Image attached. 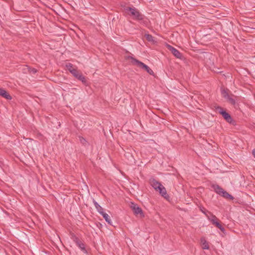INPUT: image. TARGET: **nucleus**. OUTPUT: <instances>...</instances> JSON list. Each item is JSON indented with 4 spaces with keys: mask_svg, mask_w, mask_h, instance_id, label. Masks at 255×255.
Returning a JSON list of instances; mask_svg holds the SVG:
<instances>
[{
    "mask_svg": "<svg viewBox=\"0 0 255 255\" xmlns=\"http://www.w3.org/2000/svg\"><path fill=\"white\" fill-rule=\"evenodd\" d=\"M226 99L232 105H235L236 104V100L232 97V96H229Z\"/></svg>",
    "mask_w": 255,
    "mask_h": 255,
    "instance_id": "6ab92c4d",
    "label": "nucleus"
},
{
    "mask_svg": "<svg viewBox=\"0 0 255 255\" xmlns=\"http://www.w3.org/2000/svg\"><path fill=\"white\" fill-rule=\"evenodd\" d=\"M200 243L203 249L208 250L209 249L208 243L207 242L205 237H202L201 238Z\"/></svg>",
    "mask_w": 255,
    "mask_h": 255,
    "instance_id": "1a4fd4ad",
    "label": "nucleus"
},
{
    "mask_svg": "<svg viewBox=\"0 0 255 255\" xmlns=\"http://www.w3.org/2000/svg\"><path fill=\"white\" fill-rule=\"evenodd\" d=\"M0 96L7 100L11 99V97L10 96V95H9L7 92L2 88H0Z\"/></svg>",
    "mask_w": 255,
    "mask_h": 255,
    "instance_id": "9d476101",
    "label": "nucleus"
},
{
    "mask_svg": "<svg viewBox=\"0 0 255 255\" xmlns=\"http://www.w3.org/2000/svg\"><path fill=\"white\" fill-rule=\"evenodd\" d=\"M94 203L98 212L102 215L104 212L103 208L96 201H94Z\"/></svg>",
    "mask_w": 255,
    "mask_h": 255,
    "instance_id": "f8f14e48",
    "label": "nucleus"
},
{
    "mask_svg": "<svg viewBox=\"0 0 255 255\" xmlns=\"http://www.w3.org/2000/svg\"><path fill=\"white\" fill-rule=\"evenodd\" d=\"M65 67L66 69L68 71H69L70 73H71V71H73L75 69V68L73 67V65L70 63H66L65 65Z\"/></svg>",
    "mask_w": 255,
    "mask_h": 255,
    "instance_id": "dca6fc26",
    "label": "nucleus"
},
{
    "mask_svg": "<svg viewBox=\"0 0 255 255\" xmlns=\"http://www.w3.org/2000/svg\"><path fill=\"white\" fill-rule=\"evenodd\" d=\"M71 73L74 76L77 78L80 73L79 72V71L76 69H75L73 71H71Z\"/></svg>",
    "mask_w": 255,
    "mask_h": 255,
    "instance_id": "412c9836",
    "label": "nucleus"
},
{
    "mask_svg": "<svg viewBox=\"0 0 255 255\" xmlns=\"http://www.w3.org/2000/svg\"><path fill=\"white\" fill-rule=\"evenodd\" d=\"M131 208L136 215H139L140 217L144 216L142 210L137 205L131 203Z\"/></svg>",
    "mask_w": 255,
    "mask_h": 255,
    "instance_id": "20e7f679",
    "label": "nucleus"
},
{
    "mask_svg": "<svg viewBox=\"0 0 255 255\" xmlns=\"http://www.w3.org/2000/svg\"><path fill=\"white\" fill-rule=\"evenodd\" d=\"M221 195L223 197H224V198H227V199H233V197L232 196V195L229 194L228 192H227L225 191H223V192L222 193Z\"/></svg>",
    "mask_w": 255,
    "mask_h": 255,
    "instance_id": "2eb2a0df",
    "label": "nucleus"
},
{
    "mask_svg": "<svg viewBox=\"0 0 255 255\" xmlns=\"http://www.w3.org/2000/svg\"><path fill=\"white\" fill-rule=\"evenodd\" d=\"M102 215L103 216V218L105 219L106 221L109 224L111 225L112 221L110 218V216L107 214V213L104 212Z\"/></svg>",
    "mask_w": 255,
    "mask_h": 255,
    "instance_id": "ddd939ff",
    "label": "nucleus"
},
{
    "mask_svg": "<svg viewBox=\"0 0 255 255\" xmlns=\"http://www.w3.org/2000/svg\"><path fill=\"white\" fill-rule=\"evenodd\" d=\"M125 11L127 14L132 16L134 19L141 20L143 23L146 24L147 19H145L143 15L135 8L128 7L125 8Z\"/></svg>",
    "mask_w": 255,
    "mask_h": 255,
    "instance_id": "f257e3e1",
    "label": "nucleus"
},
{
    "mask_svg": "<svg viewBox=\"0 0 255 255\" xmlns=\"http://www.w3.org/2000/svg\"><path fill=\"white\" fill-rule=\"evenodd\" d=\"M150 184L156 191H157L162 186V184L160 182L154 179H152L150 181Z\"/></svg>",
    "mask_w": 255,
    "mask_h": 255,
    "instance_id": "6e6552de",
    "label": "nucleus"
},
{
    "mask_svg": "<svg viewBox=\"0 0 255 255\" xmlns=\"http://www.w3.org/2000/svg\"><path fill=\"white\" fill-rule=\"evenodd\" d=\"M132 62L133 64L137 65L139 67L144 69L150 75H153V71L146 65L144 64L142 62H141L137 60H136L135 59L132 58Z\"/></svg>",
    "mask_w": 255,
    "mask_h": 255,
    "instance_id": "7ed1b4c3",
    "label": "nucleus"
},
{
    "mask_svg": "<svg viewBox=\"0 0 255 255\" xmlns=\"http://www.w3.org/2000/svg\"><path fill=\"white\" fill-rule=\"evenodd\" d=\"M219 113L221 115H222L223 118L226 120L227 122L230 124L232 123L233 120L231 116L226 111H224L223 109L220 108Z\"/></svg>",
    "mask_w": 255,
    "mask_h": 255,
    "instance_id": "39448f33",
    "label": "nucleus"
},
{
    "mask_svg": "<svg viewBox=\"0 0 255 255\" xmlns=\"http://www.w3.org/2000/svg\"><path fill=\"white\" fill-rule=\"evenodd\" d=\"M209 214H206V216L208 220L212 223L219 228L223 233L225 232V229L222 226L219 222L218 219L211 212H208Z\"/></svg>",
    "mask_w": 255,
    "mask_h": 255,
    "instance_id": "f03ea898",
    "label": "nucleus"
},
{
    "mask_svg": "<svg viewBox=\"0 0 255 255\" xmlns=\"http://www.w3.org/2000/svg\"><path fill=\"white\" fill-rule=\"evenodd\" d=\"M79 140L81 142V143H82L83 144H85L86 142V141L85 140V138H84L83 137H79Z\"/></svg>",
    "mask_w": 255,
    "mask_h": 255,
    "instance_id": "4be33fe9",
    "label": "nucleus"
},
{
    "mask_svg": "<svg viewBox=\"0 0 255 255\" xmlns=\"http://www.w3.org/2000/svg\"><path fill=\"white\" fill-rule=\"evenodd\" d=\"M202 212L206 215V214H209L208 212H209L208 211H206L205 209L203 210H202Z\"/></svg>",
    "mask_w": 255,
    "mask_h": 255,
    "instance_id": "5701e85b",
    "label": "nucleus"
},
{
    "mask_svg": "<svg viewBox=\"0 0 255 255\" xmlns=\"http://www.w3.org/2000/svg\"><path fill=\"white\" fill-rule=\"evenodd\" d=\"M253 154L254 156V157H255V149H254L253 151Z\"/></svg>",
    "mask_w": 255,
    "mask_h": 255,
    "instance_id": "b1692460",
    "label": "nucleus"
},
{
    "mask_svg": "<svg viewBox=\"0 0 255 255\" xmlns=\"http://www.w3.org/2000/svg\"><path fill=\"white\" fill-rule=\"evenodd\" d=\"M228 90L224 88L221 89V94L223 97L227 99L230 95L228 93Z\"/></svg>",
    "mask_w": 255,
    "mask_h": 255,
    "instance_id": "4468645a",
    "label": "nucleus"
},
{
    "mask_svg": "<svg viewBox=\"0 0 255 255\" xmlns=\"http://www.w3.org/2000/svg\"><path fill=\"white\" fill-rule=\"evenodd\" d=\"M144 37L148 41L153 42L154 41V37L150 34H146Z\"/></svg>",
    "mask_w": 255,
    "mask_h": 255,
    "instance_id": "f3484780",
    "label": "nucleus"
},
{
    "mask_svg": "<svg viewBox=\"0 0 255 255\" xmlns=\"http://www.w3.org/2000/svg\"><path fill=\"white\" fill-rule=\"evenodd\" d=\"M157 191H158L160 194L164 198L167 199L169 197L168 194H167L166 189L162 185Z\"/></svg>",
    "mask_w": 255,
    "mask_h": 255,
    "instance_id": "0eeeda50",
    "label": "nucleus"
},
{
    "mask_svg": "<svg viewBox=\"0 0 255 255\" xmlns=\"http://www.w3.org/2000/svg\"><path fill=\"white\" fill-rule=\"evenodd\" d=\"M168 49L172 52V53L177 58H181L182 54L180 52L175 48L173 47L171 45H167Z\"/></svg>",
    "mask_w": 255,
    "mask_h": 255,
    "instance_id": "423d86ee",
    "label": "nucleus"
},
{
    "mask_svg": "<svg viewBox=\"0 0 255 255\" xmlns=\"http://www.w3.org/2000/svg\"><path fill=\"white\" fill-rule=\"evenodd\" d=\"M77 244L79 247V248H80L82 251H86L84 244L80 242H77Z\"/></svg>",
    "mask_w": 255,
    "mask_h": 255,
    "instance_id": "aec40b11",
    "label": "nucleus"
},
{
    "mask_svg": "<svg viewBox=\"0 0 255 255\" xmlns=\"http://www.w3.org/2000/svg\"><path fill=\"white\" fill-rule=\"evenodd\" d=\"M32 71L33 73H35L36 72V70L35 69L32 70Z\"/></svg>",
    "mask_w": 255,
    "mask_h": 255,
    "instance_id": "393cba45",
    "label": "nucleus"
},
{
    "mask_svg": "<svg viewBox=\"0 0 255 255\" xmlns=\"http://www.w3.org/2000/svg\"><path fill=\"white\" fill-rule=\"evenodd\" d=\"M212 187L217 194L221 195L224 191L223 188L217 184H213Z\"/></svg>",
    "mask_w": 255,
    "mask_h": 255,
    "instance_id": "9b49d317",
    "label": "nucleus"
},
{
    "mask_svg": "<svg viewBox=\"0 0 255 255\" xmlns=\"http://www.w3.org/2000/svg\"><path fill=\"white\" fill-rule=\"evenodd\" d=\"M77 78L81 81L83 83H85L86 81L85 77L83 76L81 73L79 74V75L77 76Z\"/></svg>",
    "mask_w": 255,
    "mask_h": 255,
    "instance_id": "a211bd4d",
    "label": "nucleus"
}]
</instances>
